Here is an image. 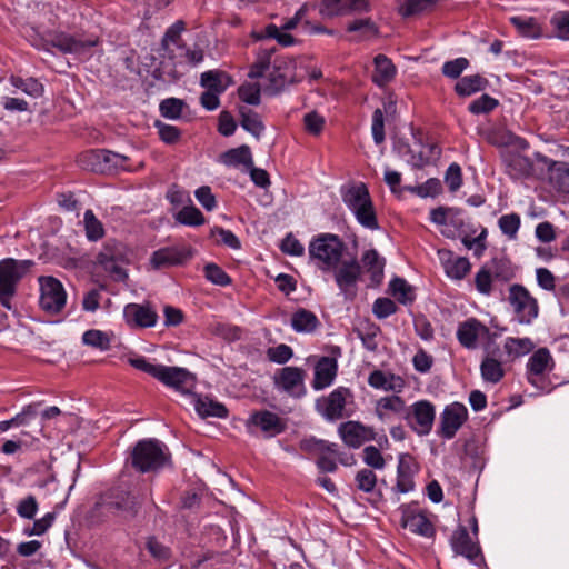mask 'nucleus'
Wrapping results in <instances>:
<instances>
[{
	"mask_svg": "<svg viewBox=\"0 0 569 569\" xmlns=\"http://www.w3.org/2000/svg\"><path fill=\"white\" fill-rule=\"evenodd\" d=\"M200 83L209 91L222 93L230 84V78L221 71L210 70L201 74Z\"/></svg>",
	"mask_w": 569,
	"mask_h": 569,
	"instance_id": "nucleus-46",
	"label": "nucleus"
},
{
	"mask_svg": "<svg viewBox=\"0 0 569 569\" xmlns=\"http://www.w3.org/2000/svg\"><path fill=\"white\" fill-rule=\"evenodd\" d=\"M137 500L128 491H118L108 502L110 509H113L124 518H132L137 513Z\"/></svg>",
	"mask_w": 569,
	"mask_h": 569,
	"instance_id": "nucleus-37",
	"label": "nucleus"
},
{
	"mask_svg": "<svg viewBox=\"0 0 569 569\" xmlns=\"http://www.w3.org/2000/svg\"><path fill=\"white\" fill-rule=\"evenodd\" d=\"M129 248L114 239H108L96 257V263L102 268L112 280L124 281L128 278L126 266L130 260Z\"/></svg>",
	"mask_w": 569,
	"mask_h": 569,
	"instance_id": "nucleus-4",
	"label": "nucleus"
},
{
	"mask_svg": "<svg viewBox=\"0 0 569 569\" xmlns=\"http://www.w3.org/2000/svg\"><path fill=\"white\" fill-rule=\"evenodd\" d=\"M390 293L402 305L415 300L412 287L402 278H395L389 283Z\"/></svg>",
	"mask_w": 569,
	"mask_h": 569,
	"instance_id": "nucleus-48",
	"label": "nucleus"
},
{
	"mask_svg": "<svg viewBox=\"0 0 569 569\" xmlns=\"http://www.w3.org/2000/svg\"><path fill=\"white\" fill-rule=\"evenodd\" d=\"M480 373L483 381L496 385L503 378L505 369L499 360L487 355L481 361Z\"/></svg>",
	"mask_w": 569,
	"mask_h": 569,
	"instance_id": "nucleus-44",
	"label": "nucleus"
},
{
	"mask_svg": "<svg viewBox=\"0 0 569 569\" xmlns=\"http://www.w3.org/2000/svg\"><path fill=\"white\" fill-rule=\"evenodd\" d=\"M82 342L86 346L106 351L110 349L111 338L108 332L98 329H90L82 335Z\"/></svg>",
	"mask_w": 569,
	"mask_h": 569,
	"instance_id": "nucleus-51",
	"label": "nucleus"
},
{
	"mask_svg": "<svg viewBox=\"0 0 569 569\" xmlns=\"http://www.w3.org/2000/svg\"><path fill=\"white\" fill-rule=\"evenodd\" d=\"M509 20L522 37L536 39L541 34V28L533 17L513 16Z\"/></svg>",
	"mask_w": 569,
	"mask_h": 569,
	"instance_id": "nucleus-45",
	"label": "nucleus"
},
{
	"mask_svg": "<svg viewBox=\"0 0 569 569\" xmlns=\"http://www.w3.org/2000/svg\"><path fill=\"white\" fill-rule=\"evenodd\" d=\"M310 263L322 272H333L340 293L346 299L357 295V283L361 277V266L356 257L345 259L347 247L339 236L320 233L308 246Z\"/></svg>",
	"mask_w": 569,
	"mask_h": 569,
	"instance_id": "nucleus-1",
	"label": "nucleus"
},
{
	"mask_svg": "<svg viewBox=\"0 0 569 569\" xmlns=\"http://www.w3.org/2000/svg\"><path fill=\"white\" fill-rule=\"evenodd\" d=\"M157 379L181 393H189L194 387V377L184 368L160 366Z\"/></svg>",
	"mask_w": 569,
	"mask_h": 569,
	"instance_id": "nucleus-18",
	"label": "nucleus"
},
{
	"mask_svg": "<svg viewBox=\"0 0 569 569\" xmlns=\"http://www.w3.org/2000/svg\"><path fill=\"white\" fill-rule=\"evenodd\" d=\"M436 407L429 400H418L407 406L405 419L407 425L418 436H428L433 427Z\"/></svg>",
	"mask_w": 569,
	"mask_h": 569,
	"instance_id": "nucleus-9",
	"label": "nucleus"
},
{
	"mask_svg": "<svg viewBox=\"0 0 569 569\" xmlns=\"http://www.w3.org/2000/svg\"><path fill=\"white\" fill-rule=\"evenodd\" d=\"M401 526L410 532L423 537H431L435 529L430 520L417 508L401 507Z\"/></svg>",
	"mask_w": 569,
	"mask_h": 569,
	"instance_id": "nucleus-21",
	"label": "nucleus"
},
{
	"mask_svg": "<svg viewBox=\"0 0 569 569\" xmlns=\"http://www.w3.org/2000/svg\"><path fill=\"white\" fill-rule=\"evenodd\" d=\"M38 281L40 308L48 315L60 313L67 303V292L63 284L51 276H41Z\"/></svg>",
	"mask_w": 569,
	"mask_h": 569,
	"instance_id": "nucleus-8",
	"label": "nucleus"
},
{
	"mask_svg": "<svg viewBox=\"0 0 569 569\" xmlns=\"http://www.w3.org/2000/svg\"><path fill=\"white\" fill-rule=\"evenodd\" d=\"M240 113L241 127L252 136L259 138L264 130V126L258 113L252 110H241Z\"/></svg>",
	"mask_w": 569,
	"mask_h": 569,
	"instance_id": "nucleus-55",
	"label": "nucleus"
},
{
	"mask_svg": "<svg viewBox=\"0 0 569 569\" xmlns=\"http://www.w3.org/2000/svg\"><path fill=\"white\" fill-rule=\"evenodd\" d=\"M250 432L252 428L259 429L266 438H273L287 429L286 420L269 410L252 412L246 423Z\"/></svg>",
	"mask_w": 569,
	"mask_h": 569,
	"instance_id": "nucleus-16",
	"label": "nucleus"
},
{
	"mask_svg": "<svg viewBox=\"0 0 569 569\" xmlns=\"http://www.w3.org/2000/svg\"><path fill=\"white\" fill-rule=\"evenodd\" d=\"M373 62L375 71L372 73V81L377 86L383 87L395 78L396 67L385 54H378Z\"/></svg>",
	"mask_w": 569,
	"mask_h": 569,
	"instance_id": "nucleus-38",
	"label": "nucleus"
},
{
	"mask_svg": "<svg viewBox=\"0 0 569 569\" xmlns=\"http://www.w3.org/2000/svg\"><path fill=\"white\" fill-rule=\"evenodd\" d=\"M306 371L299 367H283L278 369L273 377V386L277 391L288 395L292 398H302L307 393Z\"/></svg>",
	"mask_w": 569,
	"mask_h": 569,
	"instance_id": "nucleus-11",
	"label": "nucleus"
},
{
	"mask_svg": "<svg viewBox=\"0 0 569 569\" xmlns=\"http://www.w3.org/2000/svg\"><path fill=\"white\" fill-rule=\"evenodd\" d=\"M548 184L558 196H569V163L550 160Z\"/></svg>",
	"mask_w": 569,
	"mask_h": 569,
	"instance_id": "nucleus-28",
	"label": "nucleus"
},
{
	"mask_svg": "<svg viewBox=\"0 0 569 569\" xmlns=\"http://www.w3.org/2000/svg\"><path fill=\"white\" fill-rule=\"evenodd\" d=\"M82 166L92 171H107L111 169H122L130 171L131 168L127 164L128 158L126 156L109 151V150H91L83 153L80 159Z\"/></svg>",
	"mask_w": 569,
	"mask_h": 569,
	"instance_id": "nucleus-13",
	"label": "nucleus"
},
{
	"mask_svg": "<svg viewBox=\"0 0 569 569\" xmlns=\"http://www.w3.org/2000/svg\"><path fill=\"white\" fill-rule=\"evenodd\" d=\"M341 198L357 222L369 230H378L377 213L367 186L362 182L341 188Z\"/></svg>",
	"mask_w": 569,
	"mask_h": 569,
	"instance_id": "nucleus-2",
	"label": "nucleus"
},
{
	"mask_svg": "<svg viewBox=\"0 0 569 569\" xmlns=\"http://www.w3.org/2000/svg\"><path fill=\"white\" fill-rule=\"evenodd\" d=\"M239 98L251 106H258L261 100V89L258 83L244 82L238 89Z\"/></svg>",
	"mask_w": 569,
	"mask_h": 569,
	"instance_id": "nucleus-60",
	"label": "nucleus"
},
{
	"mask_svg": "<svg viewBox=\"0 0 569 569\" xmlns=\"http://www.w3.org/2000/svg\"><path fill=\"white\" fill-rule=\"evenodd\" d=\"M123 319L130 328H152L158 322V313L149 303H128Z\"/></svg>",
	"mask_w": 569,
	"mask_h": 569,
	"instance_id": "nucleus-19",
	"label": "nucleus"
},
{
	"mask_svg": "<svg viewBox=\"0 0 569 569\" xmlns=\"http://www.w3.org/2000/svg\"><path fill=\"white\" fill-rule=\"evenodd\" d=\"M338 433L346 446L355 449L368 441L377 440V432L372 427L355 420L342 422L338 428Z\"/></svg>",
	"mask_w": 569,
	"mask_h": 569,
	"instance_id": "nucleus-17",
	"label": "nucleus"
},
{
	"mask_svg": "<svg viewBox=\"0 0 569 569\" xmlns=\"http://www.w3.org/2000/svg\"><path fill=\"white\" fill-rule=\"evenodd\" d=\"M368 383L375 389L393 392H401L406 385L400 376L381 370H373L368 377Z\"/></svg>",
	"mask_w": 569,
	"mask_h": 569,
	"instance_id": "nucleus-33",
	"label": "nucleus"
},
{
	"mask_svg": "<svg viewBox=\"0 0 569 569\" xmlns=\"http://www.w3.org/2000/svg\"><path fill=\"white\" fill-rule=\"evenodd\" d=\"M192 405L201 418L213 417L223 419L229 413L223 403L207 396L192 395Z\"/></svg>",
	"mask_w": 569,
	"mask_h": 569,
	"instance_id": "nucleus-31",
	"label": "nucleus"
},
{
	"mask_svg": "<svg viewBox=\"0 0 569 569\" xmlns=\"http://www.w3.org/2000/svg\"><path fill=\"white\" fill-rule=\"evenodd\" d=\"M555 367L556 362L550 350L546 347L538 348L526 363L527 381L543 392H551L553 387L546 382L545 377L552 372Z\"/></svg>",
	"mask_w": 569,
	"mask_h": 569,
	"instance_id": "nucleus-6",
	"label": "nucleus"
},
{
	"mask_svg": "<svg viewBox=\"0 0 569 569\" xmlns=\"http://www.w3.org/2000/svg\"><path fill=\"white\" fill-rule=\"evenodd\" d=\"M33 264L32 260H0V305L3 308L12 309L11 301L17 293L18 284Z\"/></svg>",
	"mask_w": 569,
	"mask_h": 569,
	"instance_id": "nucleus-5",
	"label": "nucleus"
},
{
	"mask_svg": "<svg viewBox=\"0 0 569 569\" xmlns=\"http://www.w3.org/2000/svg\"><path fill=\"white\" fill-rule=\"evenodd\" d=\"M489 335V329L476 318H469L459 323L457 328V339L459 343L467 349H476L478 340L486 338Z\"/></svg>",
	"mask_w": 569,
	"mask_h": 569,
	"instance_id": "nucleus-22",
	"label": "nucleus"
},
{
	"mask_svg": "<svg viewBox=\"0 0 569 569\" xmlns=\"http://www.w3.org/2000/svg\"><path fill=\"white\" fill-rule=\"evenodd\" d=\"M493 276L489 264L481 267L475 276V286L479 293L490 296L493 290Z\"/></svg>",
	"mask_w": 569,
	"mask_h": 569,
	"instance_id": "nucleus-54",
	"label": "nucleus"
},
{
	"mask_svg": "<svg viewBox=\"0 0 569 569\" xmlns=\"http://www.w3.org/2000/svg\"><path fill=\"white\" fill-rule=\"evenodd\" d=\"M83 226L89 241H98L104 236V228L91 209L86 210L83 214Z\"/></svg>",
	"mask_w": 569,
	"mask_h": 569,
	"instance_id": "nucleus-49",
	"label": "nucleus"
},
{
	"mask_svg": "<svg viewBox=\"0 0 569 569\" xmlns=\"http://www.w3.org/2000/svg\"><path fill=\"white\" fill-rule=\"evenodd\" d=\"M369 0H321L319 13L323 18H333L350 12H368Z\"/></svg>",
	"mask_w": 569,
	"mask_h": 569,
	"instance_id": "nucleus-20",
	"label": "nucleus"
},
{
	"mask_svg": "<svg viewBox=\"0 0 569 569\" xmlns=\"http://www.w3.org/2000/svg\"><path fill=\"white\" fill-rule=\"evenodd\" d=\"M489 82L480 74H471L460 78L455 84V92L459 97H469L485 90Z\"/></svg>",
	"mask_w": 569,
	"mask_h": 569,
	"instance_id": "nucleus-39",
	"label": "nucleus"
},
{
	"mask_svg": "<svg viewBox=\"0 0 569 569\" xmlns=\"http://www.w3.org/2000/svg\"><path fill=\"white\" fill-rule=\"evenodd\" d=\"M459 210L455 208L438 207L430 211V221L442 227L441 233L447 238H455L458 227L462 220L458 217Z\"/></svg>",
	"mask_w": 569,
	"mask_h": 569,
	"instance_id": "nucleus-26",
	"label": "nucleus"
},
{
	"mask_svg": "<svg viewBox=\"0 0 569 569\" xmlns=\"http://www.w3.org/2000/svg\"><path fill=\"white\" fill-rule=\"evenodd\" d=\"M438 254L445 272L450 279L461 280L470 271L471 264L467 258L457 257L448 250H440Z\"/></svg>",
	"mask_w": 569,
	"mask_h": 569,
	"instance_id": "nucleus-29",
	"label": "nucleus"
},
{
	"mask_svg": "<svg viewBox=\"0 0 569 569\" xmlns=\"http://www.w3.org/2000/svg\"><path fill=\"white\" fill-rule=\"evenodd\" d=\"M184 102L178 98H167L159 106L160 113L167 119H179L181 117Z\"/></svg>",
	"mask_w": 569,
	"mask_h": 569,
	"instance_id": "nucleus-57",
	"label": "nucleus"
},
{
	"mask_svg": "<svg viewBox=\"0 0 569 569\" xmlns=\"http://www.w3.org/2000/svg\"><path fill=\"white\" fill-rule=\"evenodd\" d=\"M360 266L370 273L372 284L378 286L381 283L386 259L376 249H368L362 253Z\"/></svg>",
	"mask_w": 569,
	"mask_h": 569,
	"instance_id": "nucleus-32",
	"label": "nucleus"
},
{
	"mask_svg": "<svg viewBox=\"0 0 569 569\" xmlns=\"http://www.w3.org/2000/svg\"><path fill=\"white\" fill-rule=\"evenodd\" d=\"M203 60V51L201 49L191 50L187 46H178L176 59L171 60L173 66H197Z\"/></svg>",
	"mask_w": 569,
	"mask_h": 569,
	"instance_id": "nucleus-50",
	"label": "nucleus"
},
{
	"mask_svg": "<svg viewBox=\"0 0 569 569\" xmlns=\"http://www.w3.org/2000/svg\"><path fill=\"white\" fill-rule=\"evenodd\" d=\"M338 363L337 360L330 357H321L316 366L311 387L316 391L323 390L330 387L337 377Z\"/></svg>",
	"mask_w": 569,
	"mask_h": 569,
	"instance_id": "nucleus-25",
	"label": "nucleus"
},
{
	"mask_svg": "<svg viewBox=\"0 0 569 569\" xmlns=\"http://www.w3.org/2000/svg\"><path fill=\"white\" fill-rule=\"evenodd\" d=\"M9 82L16 89L21 90L26 94L33 98L41 97L44 91L42 83L39 82L36 78H22L19 76H11L9 78Z\"/></svg>",
	"mask_w": 569,
	"mask_h": 569,
	"instance_id": "nucleus-47",
	"label": "nucleus"
},
{
	"mask_svg": "<svg viewBox=\"0 0 569 569\" xmlns=\"http://www.w3.org/2000/svg\"><path fill=\"white\" fill-rule=\"evenodd\" d=\"M290 325L296 332L311 333L319 326V320L313 312L300 308L292 315Z\"/></svg>",
	"mask_w": 569,
	"mask_h": 569,
	"instance_id": "nucleus-40",
	"label": "nucleus"
},
{
	"mask_svg": "<svg viewBox=\"0 0 569 569\" xmlns=\"http://www.w3.org/2000/svg\"><path fill=\"white\" fill-rule=\"evenodd\" d=\"M176 220L183 226L190 227L202 226L206 222L202 212L193 204L186 206L179 210L176 213Z\"/></svg>",
	"mask_w": 569,
	"mask_h": 569,
	"instance_id": "nucleus-53",
	"label": "nucleus"
},
{
	"mask_svg": "<svg viewBox=\"0 0 569 569\" xmlns=\"http://www.w3.org/2000/svg\"><path fill=\"white\" fill-rule=\"evenodd\" d=\"M50 44L62 53L81 54L88 49L98 44V38H89L87 40L78 39L71 34L60 32L56 33L50 39Z\"/></svg>",
	"mask_w": 569,
	"mask_h": 569,
	"instance_id": "nucleus-23",
	"label": "nucleus"
},
{
	"mask_svg": "<svg viewBox=\"0 0 569 569\" xmlns=\"http://www.w3.org/2000/svg\"><path fill=\"white\" fill-rule=\"evenodd\" d=\"M505 164L507 173L512 179L527 178L532 173L533 163L532 161L522 154L510 153L505 158Z\"/></svg>",
	"mask_w": 569,
	"mask_h": 569,
	"instance_id": "nucleus-34",
	"label": "nucleus"
},
{
	"mask_svg": "<svg viewBox=\"0 0 569 569\" xmlns=\"http://www.w3.org/2000/svg\"><path fill=\"white\" fill-rule=\"evenodd\" d=\"M406 409L405 399L398 395L381 397L375 403V415L381 422H388L392 415L405 419Z\"/></svg>",
	"mask_w": 569,
	"mask_h": 569,
	"instance_id": "nucleus-27",
	"label": "nucleus"
},
{
	"mask_svg": "<svg viewBox=\"0 0 569 569\" xmlns=\"http://www.w3.org/2000/svg\"><path fill=\"white\" fill-rule=\"evenodd\" d=\"M276 52V47L262 48L257 52L256 61L251 66L248 76L249 78L257 79L267 77L272 67V56Z\"/></svg>",
	"mask_w": 569,
	"mask_h": 569,
	"instance_id": "nucleus-41",
	"label": "nucleus"
},
{
	"mask_svg": "<svg viewBox=\"0 0 569 569\" xmlns=\"http://www.w3.org/2000/svg\"><path fill=\"white\" fill-rule=\"evenodd\" d=\"M355 481L359 490L368 493L375 490L377 476L373 470L365 468L357 472Z\"/></svg>",
	"mask_w": 569,
	"mask_h": 569,
	"instance_id": "nucleus-63",
	"label": "nucleus"
},
{
	"mask_svg": "<svg viewBox=\"0 0 569 569\" xmlns=\"http://www.w3.org/2000/svg\"><path fill=\"white\" fill-rule=\"evenodd\" d=\"M505 352L511 358H520L529 355L535 349L533 341L528 338L507 337L503 341Z\"/></svg>",
	"mask_w": 569,
	"mask_h": 569,
	"instance_id": "nucleus-43",
	"label": "nucleus"
},
{
	"mask_svg": "<svg viewBox=\"0 0 569 569\" xmlns=\"http://www.w3.org/2000/svg\"><path fill=\"white\" fill-rule=\"evenodd\" d=\"M417 472L416 462L409 453L398 457L397 481L393 490L398 493H408L415 489L413 477Z\"/></svg>",
	"mask_w": 569,
	"mask_h": 569,
	"instance_id": "nucleus-24",
	"label": "nucleus"
},
{
	"mask_svg": "<svg viewBox=\"0 0 569 569\" xmlns=\"http://www.w3.org/2000/svg\"><path fill=\"white\" fill-rule=\"evenodd\" d=\"M550 24L557 38L569 40V11H560L551 17Z\"/></svg>",
	"mask_w": 569,
	"mask_h": 569,
	"instance_id": "nucleus-59",
	"label": "nucleus"
},
{
	"mask_svg": "<svg viewBox=\"0 0 569 569\" xmlns=\"http://www.w3.org/2000/svg\"><path fill=\"white\" fill-rule=\"evenodd\" d=\"M184 29V22L182 20H177L164 32V36L161 40V47L164 50V57L169 60L176 59V51H178V46H182L180 43V39Z\"/></svg>",
	"mask_w": 569,
	"mask_h": 569,
	"instance_id": "nucleus-35",
	"label": "nucleus"
},
{
	"mask_svg": "<svg viewBox=\"0 0 569 569\" xmlns=\"http://www.w3.org/2000/svg\"><path fill=\"white\" fill-rule=\"evenodd\" d=\"M409 190L419 196L420 198H435L442 192V184L439 179L430 178L422 184L412 187Z\"/></svg>",
	"mask_w": 569,
	"mask_h": 569,
	"instance_id": "nucleus-61",
	"label": "nucleus"
},
{
	"mask_svg": "<svg viewBox=\"0 0 569 569\" xmlns=\"http://www.w3.org/2000/svg\"><path fill=\"white\" fill-rule=\"evenodd\" d=\"M220 159L221 162L228 167H238L242 164L248 168L253 166L250 148L246 144L223 152Z\"/></svg>",
	"mask_w": 569,
	"mask_h": 569,
	"instance_id": "nucleus-42",
	"label": "nucleus"
},
{
	"mask_svg": "<svg viewBox=\"0 0 569 569\" xmlns=\"http://www.w3.org/2000/svg\"><path fill=\"white\" fill-rule=\"evenodd\" d=\"M437 0H397L398 12L402 17L421 13L431 8Z\"/></svg>",
	"mask_w": 569,
	"mask_h": 569,
	"instance_id": "nucleus-52",
	"label": "nucleus"
},
{
	"mask_svg": "<svg viewBox=\"0 0 569 569\" xmlns=\"http://www.w3.org/2000/svg\"><path fill=\"white\" fill-rule=\"evenodd\" d=\"M498 104L499 101L496 98L487 93H483L468 106V110L472 114H483L491 112L493 109L498 107Z\"/></svg>",
	"mask_w": 569,
	"mask_h": 569,
	"instance_id": "nucleus-58",
	"label": "nucleus"
},
{
	"mask_svg": "<svg viewBox=\"0 0 569 569\" xmlns=\"http://www.w3.org/2000/svg\"><path fill=\"white\" fill-rule=\"evenodd\" d=\"M380 331V327L369 319L360 320L355 328V332L361 340L363 348L372 352L378 348L377 338Z\"/></svg>",
	"mask_w": 569,
	"mask_h": 569,
	"instance_id": "nucleus-36",
	"label": "nucleus"
},
{
	"mask_svg": "<svg viewBox=\"0 0 569 569\" xmlns=\"http://www.w3.org/2000/svg\"><path fill=\"white\" fill-rule=\"evenodd\" d=\"M204 277L213 284L226 287L231 283L228 273L216 263H208L204 267Z\"/></svg>",
	"mask_w": 569,
	"mask_h": 569,
	"instance_id": "nucleus-62",
	"label": "nucleus"
},
{
	"mask_svg": "<svg viewBox=\"0 0 569 569\" xmlns=\"http://www.w3.org/2000/svg\"><path fill=\"white\" fill-rule=\"evenodd\" d=\"M267 357L271 362L278 365L287 363L293 357V350L290 346L281 343L267 350Z\"/></svg>",
	"mask_w": 569,
	"mask_h": 569,
	"instance_id": "nucleus-64",
	"label": "nucleus"
},
{
	"mask_svg": "<svg viewBox=\"0 0 569 569\" xmlns=\"http://www.w3.org/2000/svg\"><path fill=\"white\" fill-rule=\"evenodd\" d=\"M450 546L455 555L466 558L470 563L480 567L485 559L478 539L472 538L467 528L459 526L450 537Z\"/></svg>",
	"mask_w": 569,
	"mask_h": 569,
	"instance_id": "nucleus-12",
	"label": "nucleus"
},
{
	"mask_svg": "<svg viewBox=\"0 0 569 569\" xmlns=\"http://www.w3.org/2000/svg\"><path fill=\"white\" fill-rule=\"evenodd\" d=\"M347 31L359 32L361 39H369L378 34V27L370 18H361L350 22Z\"/></svg>",
	"mask_w": 569,
	"mask_h": 569,
	"instance_id": "nucleus-56",
	"label": "nucleus"
},
{
	"mask_svg": "<svg viewBox=\"0 0 569 569\" xmlns=\"http://www.w3.org/2000/svg\"><path fill=\"white\" fill-rule=\"evenodd\" d=\"M169 459L168 447L158 439H142L131 451V466L142 473L163 468Z\"/></svg>",
	"mask_w": 569,
	"mask_h": 569,
	"instance_id": "nucleus-3",
	"label": "nucleus"
},
{
	"mask_svg": "<svg viewBox=\"0 0 569 569\" xmlns=\"http://www.w3.org/2000/svg\"><path fill=\"white\" fill-rule=\"evenodd\" d=\"M193 256V251L188 246L163 247L152 252L149 263L154 270H161L176 266H182Z\"/></svg>",
	"mask_w": 569,
	"mask_h": 569,
	"instance_id": "nucleus-15",
	"label": "nucleus"
},
{
	"mask_svg": "<svg viewBox=\"0 0 569 569\" xmlns=\"http://www.w3.org/2000/svg\"><path fill=\"white\" fill-rule=\"evenodd\" d=\"M270 82V90L277 92L282 89L292 78V62L286 58L277 57L267 74Z\"/></svg>",
	"mask_w": 569,
	"mask_h": 569,
	"instance_id": "nucleus-30",
	"label": "nucleus"
},
{
	"mask_svg": "<svg viewBox=\"0 0 569 569\" xmlns=\"http://www.w3.org/2000/svg\"><path fill=\"white\" fill-rule=\"evenodd\" d=\"M508 299L519 323L530 325L538 317V302L523 286L512 284Z\"/></svg>",
	"mask_w": 569,
	"mask_h": 569,
	"instance_id": "nucleus-10",
	"label": "nucleus"
},
{
	"mask_svg": "<svg viewBox=\"0 0 569 569\" xmlns=\"http://www.w3.org/2000/svg\"><path fill=\"white\" fill-rule=\"evenodd\" d=\"M352 402L353 393L351 390L347 387H338L328 396L318 398L315 407L317 412L327 421H336L350 416L346 412V407Z\"/></svg>",
	"mask_w": 569,
	"mask_h": 569,
	"instance_id": "nucleus-7",
	"label": "nucleus"
},
{
	"mask_svg": "<svg viewBox=\"0 0 569 569\" xmlns=\"http://www.w3.org/2000/svg\"><path fill=\"white\" fill-rule=\"evenodd\" d=\"M467 419L468 409L463 403L455 401L447 405L440 413L438 436L446 440L455 438Z\"/></svg>",
	"mask_w": 569,
	"mask_h": 569,
	"instance_id": "nucleus-14",
	"label": "nucleus"
}]
</instances>
